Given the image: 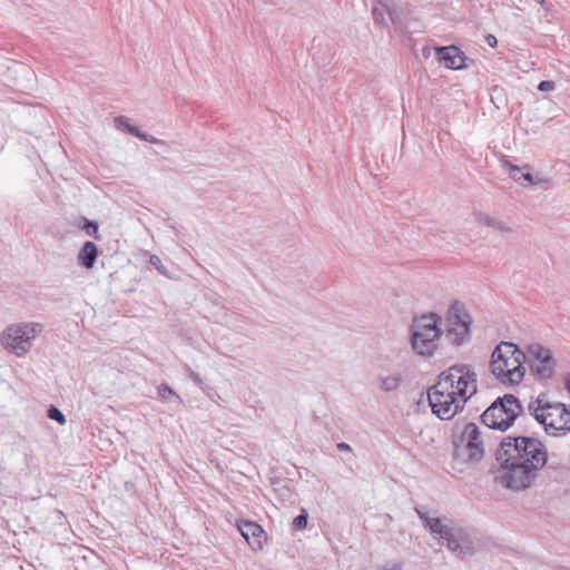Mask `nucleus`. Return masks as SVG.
<instances>
[{
	"mask_svg": "<svg viewBox=\"0 0 570 570\" xmlns=\"http://www.w3.org/2000/svg\"><path fill=\"white\" fill-rule=\"evenodd\" d=\"M485 41L490 47H494L497 45V38L493 35H488L485 37Z\"/></svg>",
	"mask_w": 570,
	"mask_h": 570,
	"instance_id": "27",
	"label": "nucleus"
},
{
	"mask_svg": "<svg viewBox=\"0 0 570 570\" xmlns=\"http://www.w3.org/2000/svg\"><path fill=\"white\" fill-rule=\"evenodd\" d=\"M448 550L459 559H465L474 553V544L469 533L456 527L445 540Z\"/></svg>",
	"mask_w": 570,
	"mask_h": 570,
	"instance_id": "12",
	"label": "nucleus"
},
{
	"mask_svg": "<svg viewBox=\"0 0 570 570\" xmlns=\"http://www.w3.org/2000/svg\"><path fill=\"white\" fill-rule=\"evenodd\" d=\"M510 170V177L521 186L525 185H548L550 179L541 175H532L529 171V167H518L508 164Z\"/></svg>",
	"mask_w": 570,
	"mask_h": 570,
	"instance_id": "16",
	"label": "nucleus"
},
{
	"mask_svg": "<svg viewBox=\"0 0 570 570\" xmlns=\"http://www.w3.org/2000/svg\"><path fill=\"white\" fill-rule=\"evenodd\" d=\"M404 383V375L400 371L381 374L376 379V386L383 393L396 392Z\"/></svg>",
	"mask_w": 570,
	"mask_h": 570,
	"instance_id": "18",
	"label": "nucleus"
},
{
	"mask_svg": "<svg viewBox=\"0 0 570 570\" xmlns=\"http://www.w3.org/2000/svg\"><path fill=\"white\" fill-rule=\"evenodd\" d=\"M43 325L39 322H17L4 327L0 333V345L9 354L24 357L41 335Z\"/></svg>",
	"mask_w": 570,
	"mask_h": 570,
	"instance_id": "6",
	"label": "nucleus"
},
{
	"mask_svg": "<svg viewBox=\"0 0 570 570\" xmlns=\"http://www.w3.org/2000/svg\"><path fill=\"white\" fill-rule=\"evenodd\" d=\"M191 377H193V380H194L195 382H198V377H197V375H196V374H194V373H193V374H191Z\"/></svg>",
	"mask_w": 570,
	"mask_h": 570,
	"instance_id": "29",
	"label": "nucleus"
},
{
	"mask_svg": "<svg viewBox=\"0 0 570 570\" xmlns=\"http://www.w3.org/2000/svg\"><path fill=\"white\" fill-rule=\"evenodd\" d=\"M524 354L530 374L535 381L546 382L554 376L558 362L549 347L530 343L525 346Z\"/></svg>",
	"mask_w": 570,
	"mask_h": 570,
	"instance_id": "10",
	"label": "nucleus"
},
{
	"mask_svg": "<svg viewBox=\"0 0 570 570\" xmlns=\"http://www.w3.org/2000/svg\"><path fill=\"white\" fill-rule=\"evenodd\" d=\"M435 50L438 53L439 62L442 63L445 68L452 70H459L464 68L465 57L458 47H439Z\"/></svg>",
	"mask_w": 570,
	"mask_h": 570,
	"instance_id": "14",
	"label": "nucleus"
},
{
	"mask_svg": "<svg viewBox=\"0 0 570 570\" xmlns=\"http://www.w3.org/2000/svg\"><path fill=\"white\" fill-rule=\"evenodd\" d=\"M478 392V374L474 367L456 363L442 371L428 390L432 413L441 420H450L461 412Z\"/></svg>",
	"mask_w": 570,
	"mask_h": 570,
	"instance_id": "2",
	"label": "nucleus"
},
{
	"mask_svg": "<svg viewBox=\"0 0 570 570\" xmlns=\"http://www.w3.org/2000/svg\"><path fill=\"white\" fill-rule=\"evenodd\" d=\"M423 53H424V56H428V55H429V52H428V50H426V49H423Z\"/></svg>",
	"mask_w": 570,
	"mask_h": 570,
	"instance_id": "31",
	"label": "nucleus"
},
{
	"mask_svg": "<svg viewBox=\"0 0 570 570\" xmlns=\"http://www.w3.org/2000/svg\"><path fill=\"white\" fill-rule=\"evenodd\" d=\"M157 393H158V397L164 402L176 401L179 404L183 403L181 397L167 384L159 385Z\"/></svg>",
	"mask_w": 570,
	"mask_h": 570,
	"instance_id": "20",
	"label": "nucleus"
},
{
	"mask_svg": "<svg viewBox=\"0 0 570 570\" xmlns=\"http://www.w3.org/2000/svg\"><path fill=\"white\" fill-rule=\"evenodd\" d=\"M452 469L463 473L483 459L485 443L482 429L473 422H458L452 430Z\"/></svg>",
	"mask_w": 570,
	"mask_h": 570,
	"instance_id": "3",
	"label": "nucleus"
},
{
	"mask_svg": "<svg viewBox=\"0 0 570 570\" xmlns=\"http://www.w3.org/2000/svg\"><path fill=\"white\" fill-rule=\"evenodd\" d=\"M48 416L51 420L57 421L61 425L66 424V422H67L66 416L63 415V413L59 409H57L56 406H50V409L48 410Z\"/></svg>",
	"mask_w": 570,
	"mask_h": 570,
	"instance_id": "21",
	"label": "nucleus"
},
{
	"mask_svg": "<svg viewBox=\"0 0 570 570\" xmlns=\"http://www.w3.org/2000/svg\"><path fill=\"white\" fill-rule=\"evenodd\" d=\"M556 88V85L553 81L543 80L539 83L538 89L540 91H551Z\"/></svg>",
	"mask_w": 570,
	"mask_h": 570,
	"instance_id": "24",
	"label": "nucleus"
},
{
	"mask_svg": "<svg viewBox=\"0 0 570 570\" xmlns=\"http://www.w3.org/2000/svg\"><path fill=\"white\" fill-rule=\"evenodd\" d=\"M98 257V248L95 243L86 242L80 248L77 259L79 265L87 269H91Z\"/></svg>",
	"mask_w": 570,
	"mask_h": 570,
	"instance_id": "19",
	"label": "nucleus"
},
{
	"mask_svg": "<svg viewBox=\"0 0 570 570\" xmlns=\"http://www.w3.org/2000/svg\"><path fill=\"white\" fill-rule=\"evenodd\" d=\"M115 127L120 131H126L135 137H138L145 141L154 145H165L164 140H160L151 135L145 134L139 127L131 124L130 119L125 116H118L115 118Z\"/></svg>",
	"mask_w": 570,
	"mask_h": 570,
	"instance_id": "17",
	"label": "nucleus"
},
{
	"mask_svg": "<svg viewBox=\"0 0 570 570\" xmlns=\"http://www.w3.org/2000/svg\"><path fill=\"white\" fill-rule=\"evenodd\" d=\"M238 529L253 550L258 551L263 549L266 535L259 524L249 521L242 522L238 524Z\"/></svg>",
	"mask_w": 570,
	"mask_h": 570,
	"instance_id": "15",
	"label": "nucleus"
},
{
	"mask_svg": "<svg viewBox=\"0 0 570 570\" xmlns=\"http://www.w3.org/2000/svg\"><path fill=\"white\" fill-rule=\"evenodd\" d=\"M497 455L502 466V484L514 491L532 487L548 462L546 445L528 436H505Z\"/></svg>",
	"mask_w": 570,
	"mask_h": 570,
	"instance_id": "1",
	"label": "nucleus"
},
{
	"mask_svg": "<svg viewBox=\"0 0 570 570\" xmlns=\"http://www.w3.org/2000/svg\"><path fill=\"white\" fill-rule=\"evenodd\" d=\"M150 264L163 275L169 277L167 268L161 263L160 258L157 255H151L149 258Z\"/></svg>",
	"mask_w": 570,
	"mask_h": 570,
	"instance_id": "22",
	"label": "nucleus"
},
{
	"mask_svg": "<svg viewBox=\"0 0 570 570\" xmlns=\"http://www.w3.org/2000/svg\"><path fill=\"white\" fill-rule=\"evenodd\" d=\"M443 335L450 344L463 346L471 341L472 316L466 306L459 302H452L442 316Z\"/></svg>",
	"mask_w": 570,
	"mask_h": 570,
	"instance_id": "7",
	"label": "nucleus"
},
{
	"mask_svg": "<svg viewBox=\"0 0 570 570\" xmlns=\"http://www.w3.org/2000/svg\"><path fill=\"white\" fill-rule=\"evenodd\" d=\"M521 413L519 400L509 394L492 403L482 414V422L491 428L507 431Z\"/></svg>",
	"mask_w": 570,
	"mask_h": 570,
	"instance_id": "9",
	"label": "nucleus"
},
{
	"mask_svg": "<svg viewBox=\"0 0 570 570\" xmlns=\"http://www.w3.org/2000/svg\"><path fill=\"white\" fill-rule=\"evenodd\" d=\"M293 525L296 529H299V530L305 529L306 525H307V514H306V512H303L302 514H299L296 518H294Z\"/></svg>",
	"mask_w": 570,
	"mask_h": 570,
	"instance_id": "23",
	"label": "nucleus"
},
{
	"mask_svg": "<svg viewBox=\"0 0 570 570\" xmlns=\"http://www.w3.org/2000/svg\"><path fill=\"white\" fill-rule=\"evenodd\" d=\"M537 3L542 4L544 0H534Z\"/></svg>",
	"mask_w": 570,
	"mask_h": 570,
	"instance_id": "30",
	"label": "nucleus"
},
{
	"mask_svg": "<svg viewBox=\"0 0 570 570\" xmlns=\"http://www.w3.org/2000/svg\"><path fill=\"white\" fill-rule=\"evenodd\" d=\"M423 528L429 531L434 540L445 541L456 528L454 521L448 517H440L434 512L416 509Z\"/></svg>",
	"mask_w": 570,
	"mask_h": 570,
	"instance_id": "11",
	"label": "nucleus"
},
{
	"mask_svg": "<svg viewBox=\"0 0 570 570\" xmlns=\"http://www.w3.org/2000/svg\"><path fill=\"white\" fill-rule=\"evenodd\" d=\"M443 336L442 316L426 312L412 318L409 327V342L412 352L424 360L436 355Z\"/></svg>",
	"mask_w": 570,
	"mask_h": 570,
	"instance_id": "4",
	"label": "nucleus"
},
{
	"mask_svg": "<svg viewBox=\"0 0 570 570\" xmlns=\"http://www.w3.org/2000/svg\"><path fill=\"white\" fill-rule=\"evenodd\" d=\"M529 411L549 435L559 436L570 431V410L562 403L535 400L529 404Z\"/></svg>",
	"mask_w": 570,
	"mask_h": 570,
	"instance_id": "8",
	"label": "nucleus"
},
{
	"mask_svg": "<svg viewBox=\"0 0 570 570\" xmlns=\"http://www.w3.org/2000/svg\"><path fill=\"white\" fill-rule=\"evenodd\" d=\"M563 384L566 390L570 393V372L564 375Z\"/></svg>",
	"mask_w": 570,
	"mask_h": 570,
	"instance_id": "28",
	"label": "nucleus"
},
{
	"mask_svg": "<svg viewBox=\"0 0 570 570\" xmlns=\"http://www.w3.org/2000/svg\"><path fill=\"white\" fill-rule=\"evenodd\" d=\"M340 446H341L342 449L348 448V445H346V444H341Z\"/></svg>",
	"mask_w": 570,
	"mask_h": 570,
	"instance_id": "32",
	"label": "nucleus"
},
{
	"mask_svg": "<svg viewBox=\"0 0 570 570\" xmlns=\"http://www.w3.org/2000/svg\"><path fill=\"white\" fill-rule=\"evenodd\" d=\"M524 351L511 342H501L491 354L490 371L504 386H517L524 379Z\"/></svg>",
	"mask_w": 570,
	"mask_h": 570,
	"instance_id": "5",
	"label": "nucleus"
},
{
	"mask_svg": "<svg viewBox=\"0 0 570 570\" xmlns=\"http://www.w3.org/2000/svg\"><path fill=\"white\" fill-rule=\"evenodd\" d=\"M88 234H91L96 239H100L99 228L96 223L89 222L87 224Z\"/></svg>",
	"mask_w": 570,
	"mask_h": 570,
	"instance_id": "25",
	"label": "nucleus"
},
{
	"mask_svg": "<svg viewBox=\"0 0 570 570\" xmlns=\"http://www.w3.org/2000/svg\"><path fill=\"white\" fill-rule=\"evenodd\" d=\"M474 223L480 227H488L497 232L500 236H508L515 233V227L509 220L501 219L483 210H474Z\"/></svg>",
	"mask_w": 570,
	"mask_h": 570,
	"instance_id": "13",
	"label": "nucleus"
},
{
	"mask_svg": "<svg viewBox=\"0 0 570 570\" xmlns=\"http://www.w3.org/2000/svg\"><path fill=\"white\" fill-rule=\"evenodd\" d=\"M402 564L400 562H390L386 564H383L379 568V570H401Z\"/></svg>",
	"mask_w": 570,
	"mask_h": 570,
	"instance_id": "26",
	"label": "nucleus"
}]
</instances>
